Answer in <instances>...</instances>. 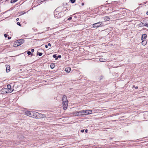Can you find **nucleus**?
<instances>
[{
    "label": "nucleus",
    "instance_id": "nucleus-8",
    "mask_svg": "<svg viewBox=\"0 0 148 148\" xmlns=\"http://www.w3.org/2000/svg\"><path fill=\"white\" fill-rule=\"evenodd\" d=\"M38 112H33V117L37 118Z\"/></svg>",
    "mask_w": 148,
    "mask_h": 148
},
{
    "label": "nucleus",
    "instance_id": "nucleus-32",
    "mask_svg": "<svg viewBox=\"0 0 148 148\" xmlns=\"http://www.w3.org/2000/svg\"><path fill=\"white\" fill-rule=\"evenodd\" d=\"M81 132H84V130H82L81 131Z\"/></svg>",
    "mask_w": 148,
    "mask_h": 148
},
{
    "label": "nucleus",
    "instance_id": "nucleus-18",
    "mask_svg": "<svg viewBox=\"0 0 148 148\" xmlns=\"http://www.w3.org/2000/svg\"><path fill=\"white\" fill-rule=\"evenodd\" d=\"M29 116L33 117V111H31Z\"/></svg>",
    "mask_w": 148,
    "mask_h": 148
},
{
    "label": "nucleus",
    "instance_id": "nucleus-13",
    "mask_svg": "<svg viewBox=\"0 0 148 148\" xmlns=\"http://www.w3.org/2000/svg\"><path fill=\"white\" fill-rule=\"evenodd\" d=\"M142 44L143 45H145L147 44V41L146 40H142Z\"/></svg>",
    "mask_w": 148,
    "mask_h": 148
},
{
    "label": "nucleus",
    "instance_id": "nucleus-36",
    "mask_svg": "<svg viewBox=\"0 0 148 148\" xmlns=\"http://www.w3.org/2000/svg\"><path fill=\"white\" fill-rule=\"evenodd\" d=\"M88 130H87V129H86V130H85V132H86V133H87V132H88Z\"/></svg>",
    "mask_w": 148,
    "mask_h": 148
},
{
    "label": "nucleus",
    "instance_id": "nucleus-7",
    "mask_svg": "<svg viewBox=\"0 0 148 148\" xmlns=\"http://www.w3.org/2000/svg\"><path fill=\"white\" fill-rule=\"evenodd\" d=\"M45 117V116L44 114L38 113V114L37 118H43Z\"/></svg>",
    "mask_w": 148,
    "mask_h": 148
},
{
    "label": "nucleus",
    "instance_id": "nucleus-25",
    "mask_svg": "<svg viewBox=\"0 0 148 148\" xmlns=\"http://www.w3.org/2000/svg\"><path fill=\"white\" fill-rule=\"evenodd\" d=\"M27 53L28 55H30L31 54V52L30 51H29L27 52Z\"/></svg>",
    "mask_w": 148,
    "mask_h": 148
},
{
    "label": "nucleus",
    "instance_id": "nucleus-33",
    "mask_svg": "<svg viewBox=\"0 0 148 148\" xmlns=\"http://www.w3.org/2000/svg\"><path fill=\"white\" fill-rule=\"evenodd\" d=\"M34 49H32L31 50V51L32 52H33L34 51Z\"/></svg>",
    "mask_w": 148,
    "mask_h": 148
},
{
    "label": "nucleus",
    "instance_id": "nucleus-22",
    "mask_svg": "<svg viewBox=\"0 0 148 148\" xmlns=\"http://www.w3.org/2000/svg\"><path fill=\"white\" fill-rule=\"evenodd\" d=\"M66 8L65 7H64L63 8V12H64V11H65L66 10Z\"/></svg>",
    "mask_w": 148,
    "mask_h": 148
},
{
    "label": "nucleus",
    "instance_id": "nucleus-19",
    "mask_svg": "<svg viewBox=\"0 0 148 148\" xmlns=\"http://www.w3.org/2000/svg\"><path fill=\"white\" fill-rule=\"evenodd\" d=\"M51 67V69H53L54 67V64H51L50 65Z\"/></svg>",
    "mask_w": 148,
    "mask_h": 148
},
{
    "label": "nucleus",
    "instance_id": "nucleus-28",
    "mask_svg": "<svg viewBox=\"0 0 148 148\" xmlns=\"http://www.w3.org/2000/svg\"><path fill=\"white\" fill-rule=\"evenodd\" d=\"M53 57L54 58H56V55H53Z\"/></svg>",
    "mask_w": 148,
    "mask_h": 148
},
{
    "label": "nucleus",
    "instance_id": "nucleus-17",
    "mask_svg": "<svg viewBox=\"0 0 148 148\" xmlns=\"http://www.w3.org/2000/svg\"><path fill=\"white\" fill-rule=\"evenodd\" d=\"M5 89H12L11 88V86L10 85L8 84L7 86V88H5Z\"/></svg>",
    "mask_w": 148,
    "mask_h": 148
},
{
    "label": "nucleus",
    "instance_id": "nucleus-3",
    "mask_svg": "<svg viewBox=\"0 0 148 148\" xmlns=\"http://www.w3.org/2000/svg\"><path fill=\"white\" fill-rule=\"evenodd\" d=\"M24 42V40L22 39L18 40L15 42L13 45V46L17 47L21 45Z\"/></svg>",
    "mask_w": 148,
    "mask_h": 148
},
{
    "label": "nucleus",
    "instance_id": "nucleus-35",
    "mask_svg": "<svg viewBox=\"0 0 148 148\" xmlns=\"http://www.w3.org/2000/svg\"><path fill=\"white\" fill-rule=\"evenodd\" d=\"M8 39H11V37H10L8 36Z\"/></svg>",
    "mask_w": 148,
    "mask_h": 148
},
{
    "label": "nucleus",
    "instance_id": "nucleus-21",
    "mask_svg": "<svg viewBox=\"0 0 148 148\" xmlns=\"http://www.w3.org/2000/svg\"><path fill=\"white\" fill-rule=\"evenodd\" d=\"M42 54V53H37V55H38L39 56H41Z\"/></svg>",
    "mask_w": 148,
    "mask_h": 148
},
{
    "label": "nucleus",
    "instance_id": "nucleus-34",
    "mask_svg": "<svg viewBox=\"0 0 148 148\" xmlns=\"http://www.w3.org/2000/svg\"><path fill=\"white\" fill-rule=\"evenodd\" d=\"M45 47L46 48H48V46L47 45H45Z\"/></svg>",
    "mask_w": 148,
    "mask_h": 148
},
{
    "label": "nucleus",
    "instance_id": "nucleus-16",
    "mask_svg": "<svg viewBox=\"0 0 148 148\" xmlns=\"http://www.w3.org/2000/svg\"><path fill=\"white\" fill-rule=\"evenodd\" d=\"M99 60L101 62H105L106 61V59L103 58H100Z\"/></svg>",
    "mask_w": 148,
    "mask_h": 148
},
{
    "label": "nucleus",
    "instance_id": "nucleus-30",
    "mask_svg": "<svg viewBox=\"0 0 148 148\" xmlns=\"http://www.w3.org/2000/svg\"><path fill=\"white\" fill-rule=\"evenodd\" d=\"M71 19H72V18L71 17H70L68 19V20H71Z\"/></svg>",
    "mask_w": 148,
    "mask_h": 148
},
{
    "label": "nucleus",
    "instance_id": "nucleus-27",
    "mask_svg": "<svg viewBox=\"0 0 148 148\" xmlns=\"http://www.w3.org/2000/svg\"><path fill=\"white\" fill-rule=\"evenodd\" d=\"M17 24L18 25H19L20 26H21V24H20V23L19 22H17Z\"/></svg>",
    "mask_w": 148,
    "mask_h": 148
},
{
    "label": "nucleus",
    "instance_id": "nucleus-38",
    "mask_svg": "<svg viewBox=\"0 0 148 148\" xmlns=\"http://www.w3.org/2000/svg\"><path fill=\"white\" fill-rule=\"evenodd\" d=\"M142 24H143L142 23H140V26H142Z\"/></svg>",
    "mask_w": 148,
    "mask_h": 148
},
{
    "label": "nucleus",
    "instance_id": "nucleus-31",
    "mask_svg": "<svg viewBox=\"0 0 148 148\" xmlns=\"http://www.w3.org/2000/svg\"><path fill=\"white\" fill-rule=\"evenodd\" d=\"M48 45L49 46H50V47L51 46V44L50 43H48Z\"/></svg>",
    "mask_w": 148,
    "mask_h": 148
},
{
    "label": "nucleus",
    "instance_id": "nucleus-29",
    "mask_svg": "<svg viewBox=\"0 0 148 148\" xmlns=\"http://www.w3.org/2000/svg\"><path fill=\"white\" fill-rule=\"evenodd\" d=\"M4 36L5 38L7 37L8 36V35L7 34H5L4 35Z\"/></svg>",
    "mask_w": 148,
    "mask_h": 148
},
{
    "label": "nucleus",
    "instance_id": "nucleus-39",
    "mask_svg": "<svg viewBox=\"0 0 148 148\" xmlns=\"http://www.w3.org/2000/svg\"><path fill=\"white\" fill-rule=\"evenodd\" d=\"M84 5V3H82V5Z\"/></svg>",
    "mask_w": 148,
    "mask_h": 148
},
{
    "label": "nucleus",
    "instance_id": "nucleus-15",
    "mask_svg": "<svg viewBox=\"0 0 148 148\" xmlns=\"http://www.w3.org/2000/svg\"><path fill=\"white\" fill-rule=\"evenodd\" d=\"M104 19L105 20L109 21L110 19V18L108 16H106L104 17Z\"/></svg>",
    "mask_w": 148,
    "mask_h": 148
},
{
    "label": "nucleus",
    "instance_id": "nucleus-6",
    "mask_svg": "<svg viewBox=\"0 0 148 148\" xmlns=\"http://www.w3.org/2000/svg\"><path fill=\"white\" fill-rule=\"evenodd\" d=\"M13 89H2L3 91H4L6 93H10L13 91Z\"/></svg>",
    "mask_w": 148,
    "mask_h": 148
},
{
    "label": "nucleus",
    "instance_id": "nucleus-10",
    "mask_svg": "<svg viewBox=\"0 0 148 148\" xmlns=\"http://www.w3.org/2000/svg\"><path fill=\"white\" fill-rule=\"evenodd\" d=\"M6 67V71L7 72H8L10 71V66L8 65H5Z\"/></svg>",
    "mask_w": 148,
    "mask_h": 148
},
{
    "label": "nucleus",
    "instance_id": "nucleus-14",
    "mask_svg": "<svg viewBox=\"0 0 148 148\" xmlns=\"http://www.w3.org/2000/svg\"><path fill=\"white\" fill-rule=\"evenodd\" d=\"M30 111H27L25 112V114L27 116H29L30 114Z\"/></svg>",
    "mask_w": 148,
    "mask_h": 148
},
{
    "label": "nucleus",
    "instance_id": "nucleus-2",
    "mask_svg": "<svg viewBox=\"0 0 148 148\" xmlns=\"http://www.w3.org/2000/svg\"><path fill=\"white\" fill-rule=\"evenodd\" d=\"M92 112L90 110H84L78 111L79 115H87L91 114Z\"/></svg>",
    "mask_w": 148,
    "mask_h": 148
},
{
    "label": "nucleus",
    "instance_id": "nucleus-40",
    "mask_svg": "<svg viewBox=\"0 0 148 148\" xmlns=\"http://www.w3.org/2000/svg\"><path fill=\"white\" fill-rule=\"evenodd\" d=\"M138 88V87L137 86H136L135 87V89H137Z\"/></svg>",
    "mask_w": 148,
    "mask_h": 148
},
{
    "label": "nucleus",
    "instance_id": "nucleus-4",
    "mask_svg": "<svg viewBox=\"0 0 148 148\" xmlns=\"http://www.w3.org/2000/svg\"><path fill=\"white\" fill-rule=\"evenodd\" d=\"M58 9H57L56 10V11L55 12V17L59 18L61 17L64 16V14L63 12H58L57 11V10Z\"/></svg>",
    "mask_w": 148,
    "mask_h": 148
},
{
    "label": "nucleus",
    "instance_id": "nucleus-41",
    "mask_svg": "<svg viewBox=\"0 0 148 148\" xmlns=\"http://www.w3.org/2000/svg\"><path fill=\"white\" fill-rule=\"evenodd\" d=\"M146 14H147V15H148V11H147V12Z\"/></svg>",
    "mask_w": 148,
    "mask_h": 148
},
{
    "label": "nucleus",
    "instance_id": "nucleus-26",
    "mask_svg": "<svg viewBox=\"0 0 148 148\" xmlns=\"http://www.w3.org/2000/svg\"><path fill=\"white\" fill-rule=\"evenodd\" d=\"M144 26H146V27H148V24H147V23H145Z\"/></svg>",
    "mask_w": 148,
    "mask_h": 148
},
{
    "label": "nucleus",
    "instance_id": "nucleus-5",
    "mask_svg": "<svg viewBox=\"0 0 148 148\" xmlns=\"http://www.w3.org/2000/svg\"><path fill=\"white\" fill-rule=\"evenodd\" d=\"M101 23L100 24V22H98L97 23H94L93 24V26L94 27H98L100 26H102L103 24L102 23V22H101Z\"/></svg>",
    "mask_w": 148,
    "mask_h": 148
},
{
    "label": "nucleus",
    "instance_id": "nucleus-1",
    "mask_svg": "<svg viewBox=\"0 0 148 148\" xmlns=\"http://www.w3.org/2000/svg\"><path fill=\"white\" fill-rule=\"evenodd\" d=\"M62 101L63 108L64 110H66L67 108L68 105V101L66 99V96H63Z\"/></svg>",
    "mask_w": 148,
    "mask_h": 148
},
{
    "label": "nucleus",
    "instance_id": "nucleus-9",
    "mask_svg": "<svg viewBox=\"0 0 148 148\" xmlns=\"http://www.w3.org/2000/svg\"><path fill=\"white\" fill-rule=\"evenodd\" d=\"M147 35L145 34H143L142 35V36L141 38L142 40H145L146 38H147Z\"/></svg>",
    "mask_w": 148,
    "mask_h": 148
},
{
    "label": "nucleus",
    "instance_id": "nucleus-23",
    "mask_svg": "<svg viewBox=\"0 0 148 148\" xmlns=\"http://www.w3.org/2000/svg\"><path fill=\"white\" fill-rule=\"evenodd\" d=\"M71 2L72 3H74L75 2V0H71Z\"/></svg>",
    "mask_w": 148,
    "mask_h": 148
},
{
    "label": "nucleus",
    "instance_id": "nucleus-37",
    "mask_svg": "<svg viewBox=\"0 0 148 148\" xmlns=\"http://www.w3.org/2000/svg\"><path fill=\"white\" fill-rule=\"evenodd\" d=\"M19 20V18H17L16 19V20L17 21H18Z\"/></svg>",
    "mask_w": 148,
    "mask_h": 148
},
{
    "label": "nucleus",
    "instance_id": "nucleus-20",
    "mask_svg": "<svg viewBox=\"0 0 148 148\" xmlns=\"http://www.w3.org/2000/svg\"><path fill=\"white\" fill-rule=\"evenodd\" d=\"M18 0H11V3H14L17 1Z\"/></svg>",
    "mask_w": 148,
    "mask_h": 148
},
{
    "label": "nucleus",
    "instance_id": "nucleus-11",
    "mask_svg": "<svg viewBox=\"0 0 148 148\" xmlns=\"http://www.w3.org/2000/svg\"><path fill=\"white\" fill-rule=\"evenodd\" d=\"M71 70V68L69 67H67L65 69V71L67 73H69Z\"/></svg>",
    "mask_w": 148,
    "mask_h": 148
},
{
    "label": "nucleus",
    "instance_id": "nucleus-24",
    "mask_svg": "<svg viewBox=\"0 0 148 148\" xmlns=\"http://www.w3.org/2000/svg\"><path fill=\"white\" fill-rule=\"evenodd\" d=\"M61 58V55H59V56H58V57L56 58V60H57V59H58V58Z\"/></svg>",
    "mask_w": 148,
    "mask_h": 148
},
{
    "label": "nucleus",
    "instance_id": "nucleus-12",
    "mask_svg": "<svg viewBox=\"0 0 148 148\" xmlns=\"http://www.w3.org/2000/svg\"><path fill=\"white\" fill-rule=\"evenodd\" d=\"M73 114L74 116H76L79 115V113H78V111H76L75 112H74L73 113Z\"/></svg>",
    "mask_w": 148,
    "mask_h": 148
}]
</instances>
